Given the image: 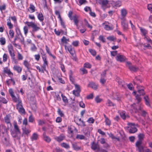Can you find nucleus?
Instances as JSON below:
<instances>
[{
	"instance_id": "42",
	"label": "nucleus",
	"mask_w": 152,
	"mask_h": 152,
	"mask_svg": "<svg viewBox=\"0 0 152 152\" xmlns=\"http://www.w3.org/2000/svg\"><path fill=\"white\" fill-rule=\"evenodd\" d=\"M6 43V40L4 37L0 38V44L2 45H4Z\"/></svg>"
},
{
	"instance_id": "9",
	"label": "nucleus",
	"mask_w": 152,
	"mask_h": 152,
	"mask_svg": "<svg viewBox=\"0 0 152 152\" xmlns=\"http://www.w3.org/2000/svg\"><path fill=\"white\" fill-rule=\"evenodd\" d=\"M7 49L11 58L15 56V50L14 49L13 46L11 44H9L7 46Z\"/></svg>"
},
{
	"instance_id": "17",
	"label": "nucleus",
	"mask_w": 152,
	"mask_h": 152,
	"mask_svg": "<svg viewBox=\"0 0 152 152\" xmlns=\"http://www.w3.org/2000/svg\"><path fill=\"white\" fill-rule=\"evenodd\" d=\"M116 59L118 61L123 62L125 61L126 58L123 55H118L116 57Z\"/></svg>"
},
{
	"instance_id": "35",
	"label": "nucleus",
	"mask_w": 152,
	"mask_h": 152,
	"mask_svg": "<svg viewBox=\"0 0 152 152\" xmlns=\"http://www.w3.org/2000/svg\"><path fill=\"white\" fill-rule=\"evenodd\" d=\"M72 147L73 149L76 151L81 150V147L79 146L76 143L72 144Z\"/></svg>"
},
{
	"instance_id": "48",
	"label": "nucleus",
	"mask_w": 152,
	"mask_h": 152,
	"mask_svg": "<svg viewBox=\"0 0 152 152\" xmlns=\"http://www.w3.org/2000/svg\"><path fill=\"white\" fill-rule=\"evenodd\" d=\"M145 104L148 106L150 107V104L149 101V98L148 96L144 97Z\"/></svg>"
},
{
	"instance_id": "62",
	"label": "nucleus",
	"mask_w": 152,
	"mask_h": 152,
	"mask_svg": "<svg viewBox=\"0 0 152 152\" xmlns=\"http://www.w3.org/2000/svg\"><path fill=\"white\" fill-rule=\"evenodd\" d=\"M144 39L146 40L148 42L150 43L152 45V40L148 36H146L144 37Z\"/></svg>"
},
{
	"instance_id": "15",
	"label": "nucleus",
	"mask_w": 152,
	"mask_h": 152,
	"mask_svg": "<svg viewBox=\"0 0 152 152\" xmlns=\"http://www.w3.org/2000/svg\"><path fill=\"white\" fill-rule=\"evenodd\" d=\"M48 65L43 64L41 66V68L39 66H36V69L38 70L39 72H41L42 73H44L45 71H47L46 69V67L47 66H48Z\"/></svg>"
},
{
	"instance_id": "50",
	"label": "nucleus",
	"mask_w": 152,
	"mask_h": 152,
	"mask_svg": "<svg viewBox=\"0 0 152 152\" xmlns=\"http://www.w3.org/2000/svg\"><path fill=\"white\" fill-rule=\"evenodd\" d=\"M30 50L32 52H36L37 50V48L34 44H32V46L30 48Z\"/></svg>"
},
{
	"instance_id": "51",
	"label": "nucleus",
	"mask_w": 152,
	"mask_h": 152,
	"mask_svg": "<svg viewBox=\"0 0 152 152\" xmlns=\"http://www.w3.org/2000/svg\"><path fill=\"white\" fill-rule=\"evenodd\" d=\"M6 5L4 3L1 5H0V11L2 12L3 11L5 10L6 9Z\"/></svg>"
},
{
	"instance_id": "41",
	"label": "nucleus",
	"mask_w": 152,
	"mask_h": 152,
	"mask_svg": "<svg viewBox=\"0 0 152 152\" xmlns=\"http://www.w3.org/2000/svg\"><path fill=\"white\" fill-rule=\"evenodd\" d=\"M37 18L41 22L43 21L44 18V16L42 13V12H39L37 15Z\"/></svg>"
},
{
	"instance_id": "54",
	"label": "nucleus",
	"mask_w": 152,
	"mask_h": 152,
	"mask_svg": "<svg viewBox=\"0 0 152 152\" xmlns=\"http://www.w3.org/2000/svg\"><path fill=\"white\" fill-rule=\"evenodd\" d=\"M138 140L142 141L145 137V135L143 134L140 133L138 135Z\"/></svg>"
},
{
	"instance_id": "11",
	"label": "nucleus",
	"mask_w": 152,
	"mask_h": 152,
	"mask_svg": "<svg viewBox=\"0 0 152 152\" xmlns=\"http://www.w3.org/2000/svg\"><path fill=\"white\" fill-rule=\"evenodd\" d=\"M142 141L138 140L136 143L135 146L138 148L139 152H144V147L142 145Z\"/></svg>"
},
{
	"instance_id": "63",
	"label": "nucleus",
	"mask_w": 152,
	"mask_h": 152,
	"mask_svg": "<svg viewBox=\"0 0 152 152\" xmlns=\"http://www.w3.org/2000/svg\"><path fill=\"white\" fill-rule=\"evenodd\" d=\"M105 122L106 125L110 126L111 124V121L108 118L105 119Z\"/></svg>"
},
{
	"instance_id": "61",
	"label": "nucleus",
	"mask_w": 152,
	"mask_h": 152,
	"mask_svg": "<svg viewBox=\"0 0 152 152\" xmlns=\"http://www.w3.org/2000/svg\"><path fill=\"white\" fill-rule=\"evenodd\" d=\"M88 51L92 56H94L96 55V53L95 50L92 49H89Z\"/></svg>"
},
{
	"instance_id": "24",
	"label": "nucleus",
	"mask_w": 152,
	"mask_h": 152,
	"mask_svg": "<svg viewBox=\"0 0 152 152\" xmlns=\"http://www.w3.org/2000/svg\"><path fill=\"white\" fill-rule=\"evenodd\" d=\"M75 121L78 125L83 126H86L84 122L82 121L80 118L76 119Z\"/></svg>"
},
{
	"instance_id": "60",
	"label": "nucleus",
	"mask_w": 152,
	"mask_h": 152,
	"mask_svg": "<svg viewBox=\"0 0 152 152\" xmlns=\"http://www.w3.org/2000/svg\"><path fill=\"white\" fill-rule=\"evenodd\" d=\"M107 39L110 41H113L116 39V38L114 36H110L107 38Z\"/></svg>"
},
{
	"instance_id": "13",
	"label": "nucleus",
	"mask_w": 152,
	"mask_h": 152,
	"mask_svg": "<svg viewBox=\"0 0 152 152\" xmlns=\"http://www.w3.org/2000/svg\"><path fill=\"white\" fill-rule=\"evenodd\" d=\"M3 72L7 74L8 76L10 78L13 77L14 76L13 73L11 71L10 69L7 67L4 68Z\"/></svg>"
},
{
	"instance_id": "58",
	"label": "nucleus",
	"mask_w": 152,
	"mask_h": 152,
	"mask_svg": "<svg viewBox=\"0 0 152 152\" xmlns=\"http://www.w3.org/2000/svg\"><path fill=\"white\" fill-rule=\"evenodd\" d=\"M23 107V104L22 102V101L20 102L17 103L16 105V108L17 109H19L20 108H21Z\"/></svg>"
},
{
	"instance_id": "55",
	"label": "nucleus",
	"mask_w": 152,
	"mask_h": 152,
	"mask_svg": "<svg viewBox=\"0 0 152 152\" xmlns=\"http://www.w3.org/2000/svg\"><path fill=\"white\" fill-rule=\"evenodd\" d=\"M57 112L58 115L60 116L61 117H63L64 116V114L63 113V111H62L59 108H58Z\"/></svg>"
},
{
	"instance_id": "43",
	"label": "nucleus",
	"mask_w": 152,
	"mask_h": 152,
	"mask_svg": "<svg viewBox=\"0 0 152 152\" xmlns=\"http://www.w3.org/2000/svg\"><path fill=\"white\" fill-rule=\"evenodd\" d=\"M140 31L142 34L145 37L146 36V34H147L148 31L145 28H143L142 27L140 28Z\"/></svg>"
},
{
	"instance_id": "26",
	"label": "nucleus",
	"mask_w": 152,
	"mask_h": 152,
	"mask_svg": "<svg viewBox=\"0 0 152 152\" xmlns=\"http://www.w3.org/2000/svg\"><path fill=\"white\" fill-rule=\"evenodd\" d=\"M91 145V149L94 151H95L99 148V145L94 142H92Z\"/></svg>"
},
{
	"instance_id": "64",
	"label": "nucleus",
	"mask_w": 152,
	"mask_h": 152,
	"mask_svg": "<svg viewBox=\"0 0 152 152\" xmlns=\"http://www.w3.org/2000/svg\"><path fill=\"white\" fill-rule=\"evenodd\" d=\"M28 121L30 122L33 123L34 121V118L32 115H30L28 117Z\"/></svg>"
},
{
	"instance_id": "10",
	"label": "nucleus",
	"mask_w": 152,
	"mask_h": 152,
	"mask_svg": "<svg viewBox=\"0 0 152 152\" xmlns=\"http://www.w3.org/2000/svg\"><path fill=\"white\" fill-rule=\"evenodd\" d=\"M7 129L5 126L2 124L0 125V136L3 137L7 134Z\"/></svg>"
},
{
	"instance_id": "22",
	"label": "nucleus",
	"mask_w": 152,
	"mask_h": 152,
	"mask_svg": "<svg viewBox=\"0 0 152 152\" xmlns=\"http://www.w3.org/2000/svg\"><path fill=\"white\" fill-rule=\"evenodd\" d=\"M21 134L17 133L16 131H13L11 132V134L14 138H17L18 139L20 138V135Z\"/></svg>"
},
{
	"instance_id": "20",
	"label": "nucleus",
	"mask_w": 152,
	"mask_h": 152,
	"mask_svg": "<svg viewBox=\"0 0 152 152\" xmlns=\"http://www.w3.org/2000/svg\"><path fill=\"white\" fill-rule=\"evenodd\" d=\"M88 86L94 90H96L97 89L98 85L95 83L91 82L88 84Z\"/></svg>"
},
{
	"instance_id": "47",
	"label": "nucleus",
	"mask_w": 152,
	"mask_h": 152,
	"mask_svg": "<svg viewBox=\"0 0 152 152\" xmlns=\"http://www.w3.org/2000/svg\"><path fill=\"white\" fill-rule=\"evenodd\" d=\"M107 134L108 135L109 137L111 138L112 139H116L118 141H120L119 138L118 137H115L112 133H107Z\"/></svg>"
},
{
	"instance_id": "40",
	"label": "nucleus",
	"mask_w": 152,
	"mask_h": 152,
	"mask_svg": "<svg viewBox=\"0 0 152 152\" xmlns=\"http://www.w3.org/2000/svg\"><path fill=\"white\" fill-rule=\"evenodd\" d=\"M7 25L8 27L9 28L10 30H12L11 29L13 28V24L11 23L10 20V19H8L7 20Z\"/></svg>"
},
{
	"instance_id": "23",
	"label": "nucleus",
	"mask_w": 152,
	"mask_h": 152,
	"mask_svg": "<svg viewBox=\"0 0 152 152\" xmlns=\"http://www.w3.org/2000/svg\"><path fill=\"white\" fill-rule=\"evenodd\" d=\"M112 4L114 7H119L122 5L121 1H112Z\"/></svg>"
},
{
	"instance_id": "7",
	"label": "nucleus",
	"mask_w": 152,
	"mask_h": 152,
	"mask_svg": "<svg viewBox=\"0 0 152 152\" xmlns=\"http://www.w3.org/2000/svg\"><path fill=\"white\" fill-rule=\"evenodd\" d=\"M104 29L107 31H110L113 29V25L108 22L105 21L102 24Z\"/></svg>"
},
{
	"instance_id": "14",
	"label": "nucleus",
	"mask_w": 152,
	"mask_h": 152,
	"mask_svg": "<svg viewBox=\"0 0 152 152\" xmlns=\"http://www.w3.org/2000/svg\"><path fill=\"white\" fill-rule=\"evenodd\" d=\"M118 112L121 118L124 120H125L126 118H129V116L128 114H126V112L125 111H119Z\"/></svg>"
},
{
	"instance_id": "18",
	"label": "nucleus",
	"mask_w": 152,
	"mask_h": 152,
	"mask_svg": "<svg viewBox=\"0 0 152 152\" xmlns=\"http://www.w3.org/2000/svg\"><path fill=\"white\" fill-rule=\"evenodd\" d=\"M65 138L64 134H61L58 137H55V139L58 142H61L64 140Z\"/></svg>"
},
{
	"instance_id": "53",
	"label": "nucleus",
	"mask_w": 152,
	"mask_h": 152,
	"mask_svg": "<svg viewBox=\"0 0 152 152\" xmlns=\"http://www.w3.org/2000/svg\"><path fill=\"white\" fill-rule=\"evenodd\" d=\"M91 66V65L88 62H86L83 64V67L84 68L90 69Z\"/></svg>"
},
{
	"instance_id": "59",
	"label": "nucleus",
	"mask_w": 152,
	"mask_h": 152,
	"mask_svg": "<svg viewBox=\"0 0 152 152\" xmlns=\"http://www.w3.org/2000/svg\"><path fill=\"white\" fill-rule=\"evenodd\" d=\"M9 34L10 38H13L14 36V32L13 30H10L9 31Z\"/></svg>"
},
{
	"instance_id": "16",
	"label": "nucleus",
	"mask_w": 152,
	"mask_h": 152,
	"mask_svg": "<svg viewBox=\"0 0 152 152\" xmlns=\"http://www.w3.org/2000/svg\"><path fill=\"white\" fill-rule=\"evenodd\" d=\"M18 39H19L21 42H23L24 40V38L22 34H16L14 40L16 41Z\"/></svg>"
},
{
	"instance_id": "34",
	"label": "nucleus",
	"mask_w": 152,
	"mask_h": 152,
	"mask_svg": "<svg viewBox=\"0 0 152 152\" xmlns=\"http://www.w3.org/2000/svg\"><path fill=\"white\" fill-rule=\"evenodd\" d=\"M121 98V96L118 93H114L113 94V99L118 101L120 100Z\"/></svg>"
},
{
	"instance_id": "3",
	"label": "nucleus",
	"mask_w": 152,
	"mask_h": 152,
	"mask_svg": "<svg viewBox=\"0 0 152 152\" xmlns=\"http://www.w3.org/2000/svg\"><path fill=\"white\" fill-rule=\"evenodd\" d=\"M72 14L73 12L72 11H69L68 14V16L71 20L73 21L75 24L78 27L79 23L78 16L76 15H74L72 16Z\"/></svg>"
},
{
	"instance_id": "4",
	"label": "nucleus",
	"mask_w": 152,
	"mask_h": 152,
	"mask_svg": "<svg viewBox=\"0 0 152 152\" xmlns=\"http://www.w3.org/2000/svg\"><path fill=\"white\" fill-rule=\"evenodd\" d=\"M121 24L122 26L123 31H127L129 29V25L128 22L126 18H121Z\"/></svg>"
},
{
	"instance_id": "19",
	"label": "nucleus",
	"mask_w": 152,
	"mask_h": 152,
	"mask_svg": "<svg viewBox=\"0 0 152 152\" xmlns=\"http://www.w3.org/2000/svg\"><path fill=\"white\" fill-rule=\"evenodd\" d=\"M36 8L32 4H30L29 7L28 8L27 10L30 13L34 12L35 11Z\"/></svg>"
},
{
	"instance_id": "32",
	"label": "nucleus",
	"mask_w": 152,
	"mask_h": 152,
	"mask_svg": "<svg viewBox=\"0 0 152 152\" xmlns=\"http://www.w3.org/2000/svg\"><path fill=\"white\" fill-rule=\"evenodd\" d=\"M43 139L44 140L48 143L50 142L51 141V138L48 136L46 135L45 132L43 134Z\"/></svg>"
},
{
	"instance_id": "30",
	"label": "nucleus",
	"mask_w": 152,
	"mask_h": 152,
	"mask_svg": "<svg viewBox=\"0 0 152 152\" xmlns=\"http://www.w3.org/2000/svg\"><path fill=\"white\" fill-rule=\"evenodd\" d=\"M12 78L13 77L8 79L6 81V83L7 86H9L10 85L11 83H12L13 85L14 86L15 85V81L14 79Z\"/></svg>"
},
{
	"instance_id": "52",
	"label": "nucleus",
	"mask_w": 152,
	"mask_h": 152,
	"mask_svg": "<svg viewBox=\"0 0 152 152\" xmlns=\"http://www.w3.org/2000/svg\"><path fill=\"white\" fill-rule=\"evenodd\" d=\"M4 136L2 137V141L3 143L6 144L8 143L9 140L6 137H4Z\"/></svg>"
},
{
	"instance_id": "1",
	"label": "nucleus",
	"mask_w": 152,
	"mask_h": 152,
	"mask_svg": "<svg viewBox=\"0 0 152 152\" xmlns=\"http://www.w3.org/2000/svg\"><path fill=\"white\" fill-rule=\"evenodd\" d=\"M64 48L66 50H68L69 53L72 56V58L73 60L75 61L77 60V58L76 56L75 49L74 48H72L71 45H69L68 46L65 45Z\"/></svg>"
},
{
	"instance_id": "57",
	"label": "nucleus",
	"mask_w": 152,
	"mask_h": 152,
	"mask_svg": "<svg viewBox=\"0 0 152 152\" xmlns=\"http://www.w3.org/2000/svg\"><path fill=\"white\" fill-rule=\"evenodd\" d=\"M106 104L108 106H115V104L109 99L107 100Z\"/></svg>"
},
{
	"instance_id": "28",
	"label": "nucleus",
	"mask_w": 152,
	"mask_h": 152,
	"mask_svg": "<svg viewBox=\"0 0 152 152\" xmlns=\"http://www.w3.org/2000/svg\"><path fill=\"white\" fill-rule=\"evenodd\" d=\"M131 110L133 112L137 113H138L139 110L137 109V106L135 103H133L131 105Z\"/></svg>"
},
{
	"instance_id": "27",
	"label": "nucleus",
	"mask_w": 152,
	"mask_h": 152,
	"mask_svg": "<svg viewBox=\"0 0 152 152\" xmlns=\"http://www.w3.org/2000/svg\"><path fill=\"white\" fill-rule=\"evenodd\" d=\"M14 71H16L18 73H20L22 71V68L18 65H14L13 68Z\"/></svg>"
},
{
	"instance_id": "12",
	"label": "nucleus",
	"mask_w": 152,
	"mask_h": 152,
	"mask_svg": "<svg viewBox=\"0 0 152 152\" xmlns=\"http://www.w3.org/2000/svg\"><path fill=\"white\" fill-rule=\"evenodd\" d=\"M126 64V65L131 72H136L138 69V67L132 65L130 62H127Z\"/></svg>"
},
{
	"instance_id": "2",
	"label": "nucleus",
	"mask_w": 152,
	"mask_h": 152,
	"mask_svg": "<svg viewBox=\"0 0 152 152\" xmlns=\"http://www.w3.org/2000/svg\"><path fill=\"white\" fill-rule=\"evenodd\" d=\"M25 23L28 27L32 28V31L35 32L39 31L40 28L39 26L33 22L26 21Z\"/></svg>"
},
{
	"instance_id": "31",
	"label": "nucleus",
	"mask_w": 152,
	"mask_h": 152,
	"mask_svg": "<svg viewBox=\"0 0 152 152\" xmlns=\"http://www.w3.org/2000/svg\"><path fill=\"white\" fill-rule=\"evenodd\" d=\"M10 115L8 114L4 118V120L5 122L8 124H10V126H11V124L10 122Z\"/></svg>"
},
{
	"instance_id": "29",
	"label": "nucleus",
	"mask_w": 152,
	"mask_h": 152,
	"mask_svg": "<svg viewBox=\"0 0 152 152\" xmlns=\"http://www.w3.org/2000/svg\"><path fill=\"white\" fill-rule=\"evenodd\" d=\"M23 64L25 67L28 70H29L30 69L31 66L30 63L26 60H25L23 61Z\"/></svg>"
},
{
	"instance_id": "21",
	"label": "nucleus",
	"mask_w": 152,
	"mask_h": 152,
	"mask_svg": "<svg viewBox=\"0 0 152 152\" xmlns=\"http://www.w3.org/2000/svg\"><path fill=\"white\" fill-rule=\"evenodd\" d=\"M121 18H126V17L127 14V11L126 9L123 8L121 9Z\"/></svg>"
},
{
	"instance_id": "37",
	"label": "nucleus",
	"mask_w": 152,
	"mask_h": 152,
	"mask_svg": "<svg viewBox=\"0 0 152 152\" xmlns=\"http://www.w3.org/2000/svg\"><path fill=\"white\" fill-rule=\"evenodd\" d=\"M59 20L60 22L61 25L65 30V35H66L67 34V29L66 28V26L65 25V23L63 21L62 18L59 19Z\"/></svg>"
},
{
	"instance_id": "56",
	"label": "nucleus",
	"mask_w": 152,
	"mask_h": 152,
	"mask_svg": "<svg viewBox=\"0 0 152 152\" xmlns=\"http://www.w3.org/2000/svg\"><path fill=\"white\" fill-rule=\"evenodd\" d=\"M98 39L100 41L102 42L103 43H105L106 42V39L102 35H100Z\"/></svg>"
},
{
	"instance_id": "6",
	"label": "nucleus",
	"mask_w": 152,
	"mask_h": 152,
	"mask_svg": "<svg viewBox=\"0 0 152 152\" xmlns=\"http://www.w3.org/2000/svg\"><path fill=\"white\" fill-rule=\"evenodd\" d=\"M75 89L72 91V94L75 96L79 97L80 96V93L81 92L80 86L77 84H75Z\"/></svg>"
},
{
	"instance_id": "25",
	"label": "nucleus",
	"mask_w": 152,
	"mask_h": 152,
	"mask_svg": "<svg viewBox=\"0 0 152 152\" xmlns=\"http://www.w3.org/2000/svg\"><path fill=\"white\" fill-rule=\"evenodd\" d=\"M22 129L23 131L22 136L24 135L28 136V134L31 132V130L27 129L26 127L22 128Z\"/></svg>"
},
{
	"instance_id": "46",
	"label": "nucleus",
	"mask_w": 152,
	"mask_h": 152,
	"mask_svg": "<svg viewBox=\"0 0 152 152\" xmlns=\"http://www.w3.org/2000/svg\"><path fill=\"white\" fill-rule=\"evenodd\" d=\"M61 41L62 43L66 44L69 40V38L66 39V37L63 36L61 39Z\"/></svg>"
},
{
	"instance_id": "45",
	"label": "nucleus",
	"mask_w": 152,
	"mask_h": 152,
	"mask_svg": "<svg viewBox=\"0 0 152 152\" xmlns=\"http://www.w3.org/2000/svg\"><path fill=\"white\" fill-rule=\"evenodd\" d=\"M17 53L18 60L19 61L23 60V55L18 51L17 52Z\"/></svg>"
},
{
	"instance_id": "33",
	"label": "nucleus",
	"mask_w": 152,
	"mask_h": 152,
	"mask_svg": "<svg viewBox=\"0 0 152 152\" xmlns=\"http://www.w3.org/2000/svg\"><path fill=\"white\" fill-rule=\"evenodd\" d=\"M45 50H46V53L50 56H51L54 59L56 58V57L52 54L51 53L50 51V49L48 47L47 45H45Z\"/></svg>"
},
{
	"instance_id": "38",
	"label": "nucleus",
	"mask_w": 152,
	"mask_h": 152,
	"mask_svg": "<svg viewBox=\"0 0 152 152\" xmlns=\"http://www.w3.org/2000/svg\"><path fill=\"white\" fill-rule=\"evenodd\" d=\"M14 130L13 131H16L17 133L21 134L20 130L17 124L15 123L14 124Z\"/></svg>"
},
{
	"instance_id": "5",
	"label": "nucleus",
	"mask_w": 152,
	"mask_h": 152,
	"mask_svg": "<svg viewBox=\"0 0 152 152\" xmlns=\"http://www.w3.org/2000/svg\"><path fill=\"white\" fill-rule=\"evenodd\" d=\"M9 92L11 96L13 101L15 102L18 103L21 101V100L19 96L16 97L14 95V92L12 89H10L9 90Z\"/></svg>"
},
{
	"instance_id": "39",
	"label": "nucleus",
	"mask_w": 152,
	"mask_h": 152,
	"mask_svg": "<svg viewBox=\"0 0 152 152\" xmlns=\"http://www.w3.org/2000/svg\"><path fill=\"white\" fill-rule=\"evenodd\" d=\"M137 129L135 127H130L129 130V132L130 133H134L137 131Z\"/></svg>"
},
{
	"instance_id": "44",
	"label": "nucleus",
	"mask_w": 152,
	"mask_h": 152,
	"mask_svg": "<svg viewBox=\"0 0 152 152\" xmlns=\"http://www.w3.org/2000/svg\"><path fill=\"white\" fill-rule=\"evenodd\" d=\"M61 96L63 102L66 104L68 103V101L66 97L63 94H61Z\"/></svg>"
},
{
	"instance_id": "8",
	"label": "nucleus",
	"mask_w": 152,
	"mask_h": 152,
	"mask_svg": "<svg viewBox=\"0 0 152 152\" xmlns=\"http://www.w3.org/2000/svg\"><path fill=\"white\" fill-rule=\"evenodd\" d=\"M41 52V54L42 59L43 61V64L48 65V62L47 60V58L46 53H45L44 50L42 49H40Z\"/></svg>"
},
{
	"instance_id": "49",
	"label": "nucleus",
	"mask_w": 152,
	"mask_h": 152,
	"mask_svg": "<svg viewBox=\"0 0 152 152\" xmlns=\"http://www.w3.org/2000/svg\"><path fill=\"white\" fill-rule=\"evenodd\" d=\"M20 113L21 114H25V110L23 107L17 109Z\"/></svg>"
},
{
	"instance_id": "36",
	"label": "nucleus",
	"mask_w": 152,
	"mask_h": 152,
	"mask_svg": "<svg viewBox=\"0 0 152 152\" xmlns=\"http://www.w3.org/2000/svg\"><path fill=\"white\" fill-rule=\"evenodd\" d=\"M38 138V135L36 133H34L31 137L32 141L37 140Z\"/></svg>"
}]
</instances>
